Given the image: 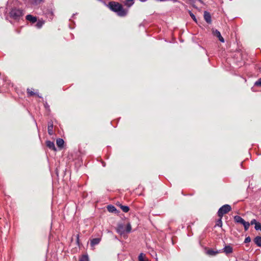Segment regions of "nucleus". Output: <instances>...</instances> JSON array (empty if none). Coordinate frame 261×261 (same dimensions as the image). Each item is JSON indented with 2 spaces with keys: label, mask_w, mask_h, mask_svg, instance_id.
<instances>
[{
  "label": "nucleus",
  "mask_w": 261,
  "mask_h": 261,
  "mask_svg": "<svg viewBox=\"0 0 261 261\" xmlns=\"http://www.w3.org/2000/svg\"><path fill=\"white\" fill-rule=\"evenodd\" d=\"M108 6L111 10L115 12L119 16L124 17L128 14V9H124L122 4L118 2H110L109 3Z\"/></svg>",
  "instance_id": "1"
},
{
  "label": "nucleus",
  "mask_w": 261,
  "mask_h": 261,
  "mask_svg": "<svg viewBox=\"0 0 261 261\" xmlns=\"http://www.w3.org/2000/svg\"><path fill=\"white\" fill-rule=\"evenodd\" d=\"M131 230L132 226L129 223L126 226L123 224H118L116 228V231L121 236L130 232Z\"/></svg>",
  "instance_id": "2"
},
{
  "label": "nucleus",
  "mask_w": 261,
  "mask_h": 261,
  "mask_svg": "<svg viewBox=\"0 0 261 261\" xmlns=\"http://www.w3.org/2000/svg\"><path fill=\"white\" fill-rule=\"evenodd\" d=\"M23 15V10L20 9L13 8L10 12V17L17 21H19L21 19Z\"/></svg>",
  "instance_id": "3"
},
{
  "label": "nucleus",
  "mask_w": 261,
  "mask_h": 261,
  "mask_svg": "<svg viewBox=\"0 0 261 261\" xmlns=\"http://www.w3.org/2000/svg\"><path fill=\"white\" fill-rule=\"evenodd\" d=\"M231 209V206L229 204H225L221 206L218 211L219 217L222 218L223 215L228 213Z\"/></svg>",
  "instance_id": "4"
},
{
  "label": "nucleus",
  "mask_w": 261,
  "mask_h": 261,
  "mask_svg": "<svg viewBox=\"0 0 261 261\" xmlns=\"http://www.w3.org/2000/svg\"><path fill=\"white\" fill-rule=\"evenodd\" d=\"M213 34L215 36L217 37L218 38L220 42H221L222 43L224 42V39L222 37V36L221 35L220 32L218 30H214L213 31Z\"/></svg>",
  "instance_id": "5"
},
{
  "label": "nucleus",
  "mask_w": 261,
  "mask_h": 261,
  "mask_svg": "<svg viewBox=\"0 0 261 261\" xmlns=\"http://www.w3.org/2000/svg\"><path fill=\"white\" fill-rule=\"evenodd\" d=\"M204 18L208 24L212 23V18L210 13L207 11L204 12Z\"/></svg>",
  "instance_id": "6"
},
{
  "label": "nucleus",
  "mask_w": 261,
  "mask_h": 261,
  "mask_svg": "<svg viewBox=\"0 0 261 261\" xmlns=\"http://www.w3.org/2000/svg\"><path fill=\"white\" fill-rule=\"evenodd\" d=\"M135 1V0H124L123 4L128 9L134 4Z\"/></svg>",
  "instance_id": "7"
},
{
  "label": "nucleus",
  "mask_w": 261,
  "mask_h": 261,
  "mask_svg": "<svg viewBox=\"0 0 261 261\" xmlns=\"http://www.w3.org/2000/svg\"><path fill=\"white\" fill-rule=\"evenodd\" d=\"M101 238H94L90 241V246L94 247L95 245H98L101 241Z\"/></svg>",
  "instance_id": "8"
},
{
  "label": "nucleus",
  "mask_w": 261,
  "mask_h": 261,
  "mask_svg": "<svg viewBox=\"0 0 261 261\" xmlns=\"http://www.w3.org/2000/svg\"><path fill=\"white\" fill-rule=\"evenodd\" d=\"M46 145L47 147H48L49 149L53 150L54 151H56L57 149L55 147V143L54 142L47 140L46 142Z\"/></svg>",
  "instance_id": "9"
},
{
  "label": "nucleus",
  "mask_w": 261,
  "mask_h": 261,
  "mask_svg": "<svg viewBox=\"0 0 261 261\" xmlns=\"http://www.w3.org/2000/svg\"><path fill=\"white\" fill-rule=\"evenodd\" d=\"M26 19L32 23H35L37 21L36 17L33 16L31 14H28L26 16Z\"/></svg>",
  "instance_id": "10"
},
{
  "label": "nucleus",
  "mask_w": 261,
  "mask_h": 261,
  "mask_svg": "<svg viewBox=\"0 0 261 261\" xmlns=\"http://www.w3.org/2000/svg\"><path fill=\"white\" fill-rule=\"evenodd\" d=\"M233 218L234 221L237 223H240L242 224L245 221V220L240 216H235Z\"/></svg>",
  "instance_id": "11"
},
{
  "label": "nucleus",
  "mask_w": 261,
  "mask_h": 261,
  "mask_svg": "<svg viewBox=\"0 0 261 261\" xmlns=\"http://www.w3.org/2000/svg\"><path fill=\"white\" fill-rule=\"evenodd\" d=\"M44 1V0H29V2L32 6H37Z\"/></svg>",
  "instance_id": "12"
},
{
  "label": "nucleus",
  "mask_w": 261,
  "mask_h": 261,
  "mask_svg": "<svg viewBox=\"0 0 261 261\" xmlns=\"http://www.w3.org/2000/svg\"><path fill=\"white\" fill-rule=\"evenodd\" d=\"M223 249L224 252L227 254L232 253L233 251L232 248L230 245L225 246Z\"/></svg>",
  "instance_id": "13"
},
{
  "label": "nucleus",
  "mask_w": 261,
  "mask_h": 261,
  "mask_svg": "<svg viewBox=\"0 0 261 261\" xmlns=\"http://www.w3.org/2000/svg\"><path fill=\"white\" fill-rule=\"evenodd\" d=\"M107 210L109 212L116 213L118 211L116 208L112 205H109L107 206Z\"/></svg>",
  "instance_id": "14"
},
{
  "label": "nucleus",
  "mask_w": 261,
  "mask_h": 261,
  "mask_svg": "<svg viewBox=\"0 0 261 261\" xmlns=\"http://www.w3.org/2000/svg\"><path fill=\"white\" fill-rule=\"evenodd\" d=\"M56 143L59 147L62 148L64 144V141L61 138H58L57 139Z\"/></svg>",
  "instance_id": "15"
},
{
  "label": "nucleus",
  "mask_w": 261,
  "mask_h": 261,
  "mask_svg": "<svg viewBox=\"0 0 261 261\" xmlns=\"http://www.w3.org/2000/svg\"><path fill=\"white\" fill-rule=\"evenodd\" d=\"M255 244L258 247H261V236H257L254 239Z\"/></svg>",
  "instance_id": "16"
},
{
  "label": "nucleus",
  "mask_w": 261,
  "mask_h": 261,
  "mask_svg": "<svg viewBox=\"0 0 261 261\" xmlns=\"http://www.w3.org/2000/svg\"><path fill=\"white\" fill-rule=\"evenodd\" d=\"M48 133L50 135L53 134V122H49L48 124Z\"/></svg>",
  "instance_id": "17"
},
{
  "label": "nucleus",
  "mask_w": 261,
  "mask_h": 261,
  "mask_svg": "<svg viewBox=\"0 0 261 261\" xmlns=\"http://www.w3.org/2000/svg\"><path fill=\"white\" fill-rule=\"evenodd\" d=\"M120 208L122 211L124 213H127L129 210V207L126 205H120Z\"/></svg>",
  "instance_id": "18"
},
{
  "label": "nucleus",
  "mask_w": 261,
  "mask_h": 261,
  "mask_svg": "<svg viewBox=\"0 0 261 261\" xmlns=\"http://www.w3.org/2000/svg\"><path fill=\"white\" fill-rule=\"evenodd\" d=\"M242 224L244 226L245 230L247 231L249 229L250 226L249 222L245 221Z\"/></svg>",
  "instance_id": "19"
},
{
  "label": "nucleus",
  "mask_w": 261,
  "mask_h": 261,
  "mask_svg": "<svg viewBox=\"0 0 261 261\" xmlns=\"http://www.w3.org/2000/svg\"><path fill=\"white\" fill-rule=\"evenodd\" d=\"M222 218L219 217V219L216 222V224L215 225V227L216 226H218V227H221L222 226Z\"/></svg>",
  "instance_id": "20"
},
{
  "label": "nucleus",
  "mask_w": 261,
  "mask_h": 261,
  "mask_svg": "<svg viewBox=\"0 0 261 261\" xmlns=\"http://www.w3.org/2000/svg\"><path fill=\"white\" fill-rule=\"evenodd\" d=\"M79 261H89V258L87 255H83L80 259Z\"/></svg>",
  "instance_id": "21"
},
{
  "label": "nucleus",
  "mask_w": 261,
  "mask_h": 261,
  "mask_svg": "<svg viewBox=\"0 0 261 261\" xmlns=\"http://www.w3.org/2000/svg\"><path fill=\"white\" fill-rule=\"evenodd\" d=\"M254 228L256 230L261 231V224L257 222V223L255 224Z\"/></svg>",
  "instance_id": "22"
},
{
  "label": "nucleus",
  "mask_w": 261,
  "mask_h": 261,
  "mask_svg": "<svg viewBox=\"0 0 261 261\" xmlns=\"http://www.w3.org/2000/svg\"><path fill=\"white\" fill-rule=\"evenodd\" d=\"M43 23H44V21L39 20L37 22L36 26L37 27V28H41L42 27V26L43 25Z\"/></svg>",
  "instance_id": "23"
},
{
  "label": "nucleus",
  "mask_w": 261,
  "mask_h": 261,
  "mask_svg": "<svg viewBox=\"0 0 261 261\" xmlns=\"http://www.w3.org/2000/svg\"><path fill=\"white\" fill-rule=\"evenodd\" d=\"M149 253H150V255L153 257L155 258L156 259V260H157V258H156V252L153 249H151L149 251Z\"/></svg>",
  "instance_id": "24"
},
{
  "label": "nucleus",
  "mask_w": 261,
  "mask_h": 261,
  "mask_svg": "<svg viewBox=\"0 0 261 261\" xmlns=\"http://www.w3.org/2000/svg\"><path fill=\"white\" fill-rule=\"evenodd\" d=\"M145 254H144L143 253H141L139 256V261H146L144 259L145 258Z\"/></svg>",
  "instance_id": "25"
},
{
  "label": "nucleus",
  "mask_w": 261,
  "mask_h": 261,
  "mask_svg": "<svg viewBox=\"0 0 261 261\" xmlns=\"http://www.w3.org/2000/svg\"><path fill=\"white\" fill-rule=\"evenodd\" d=\"M27 93L29 96H34L36 94V93L34 92L33 91L30 90V89H27Z\"/></svg>",
  "instance_id": "26"
},
{
  "label": "nucleus",
  "mask_w": 261,
  "mask_h": 261,
  "mask_svg": "<svg viewBox=\"0 0 261 261\" xmlns=\"http://www.w3.org/2000/svg\"><path fill=\"white\" fill-rule=\"evenodd\" d=\"M189 14H190V15L191 17V18L193 19V20L195 22H197V19H196L195 16L194 15V14L191 11L189 12Z\"/></svg>",
  "instance_id": "27"
},
{
  "label": "nucleus",
  "mask_w": 261,
  "mask_h": 261,
  "mask_svg": "<svg viewBox=\"0 0 261 261\" xmlns=\"http://www.w3.org/2000/svg\"><path fill=\"white\" fill-rule=\"evenodd\" d=\"M254 86H261V78L255 82Z\"/></svg>",
  "instance_id": "28"
},
{
  "label": "nucleus",
  "mask_w": 261,
  "mask_h": 261,
  "mask_svg": "<svg viewBox=\"0 0 261 261\" xmlns=\"http://www.w3.org/2000/svg\"><path fill=\"white\" fill-rule=\"evenodd\" d=\"M44 107L45 108V109L48 111H50V109H49V106L48 105V104L47 103V102H45L44 103Z\"/></svg>",
  "instance_id": "29"
},
{
  "label": "nucleus",
  "mask_w": 261,
  "mask_h": 261,
  "mask_svg": "<svg viewBox=\"0 0 261 261\" xmlns=\"http://www.w3.org/2000/svg\"><path fill=\"white\" fill-rule=\"evenodd\" d=\"M207 253L210 255H215L217 253V252L214 251L213 250H208Z\"/></svg>",
  "instance_id": "30"
},
{
  "label": "nucleus",
  "mask_w": 261,
  "mask_h": 261,
  "mask_svg": "<svg viewBox=\"0 0 261 261\" xmlns=\"http://www.w3.org/2000/svg\"><path fill=\"white\" fill-rule=\"evenodd\" d=\"M250 241H251V238H250V237H247L245 238L244 243H249Z\"/></svg>",
  "instance_id": "31"
},
{
  "label": "nucleus",
  "mask_w": 261,
  "mask_h": 261,
  "mask_svg": "<svg viewBox=\"0 0 261 261\" xmlns=\"http://www.w3.org/2000/svg\"><path fill=\"white\" fill-rule=\"evenodd\" d=\"M256 223H257V222L256 221V220L255 219H252L250 223H250V224L251 225H253V224L255 225Z\"/></svg>",
  "instance_id": "32"
},
{
  "label": "nucleus",
  "mask_w": 261,
  "mask_h": 261,
  "mask_svg": "<svg viewBox=\"0 0 261 261\" xmlns=\"http://www.w3.org/2000/svg\"><path fill=\"white\" fill-rule=\"evenodd\" d=\"M48 15H49L51 17V19H53V12H50L48 13Z\"/></svg>",
  "instance_id": "33"
},
{
  "label": "nucleus",
  "mask_w": 261,
  "mask_h": 261,
  "mask_svg": "<svg viewBox=\"0 0 261 261\" xmlns=\"http://www.w3.org/2000/svg\"><path fill=\"white\" fill-rule=\"evenodd\" d=\"M76 242L77 243H79V234L76 235Z\"/></svg>",
  "instance_id": "34"
},
{
  "label": "nucleus",
  "mask_w": 261,
  "mask_h": 261,
  "mask_svg": "<svg viewBox=\"0 0 261 261\" xmlns=\"http://www.w3.org/2000/svg\"><path fill=\"white\" fill-rule=\"evenodd\" d=\"M36 95H37L38 96V97H39V98H42L41 96H40V95H39V94H37V93H36Z\"/></svg>",
  "instance_id": "35"
},
{
  "label": "nucleus",
  "mask_w": 261,
  "mask_h": 261,
  "mask_svg": "<svg viewBox=\"0 0 261 261\" xmlns=\"http://www.w3.org/2000/svg\"><path fill=\"white\" fill-rule=\"evenodd\" d=\"M197 1H199V2H200L201 3H202V0H197Z\"/></svg>",
  "instance_id": "36"
}]
</instances>
